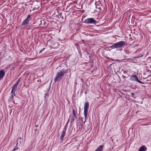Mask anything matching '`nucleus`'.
Wrapping results in <instances>:
<instances>
[{
  "label": "nucleus",
  "instance_id": "obj_1",
  "mask_svg": "<svg viewBox=\"0 0 151 151\" xmlns=\"http://www.w3.org/2000/svg\"><path fill=\"white\" fill-rule=\"evenodd\" d=\"M84 22L86 24H96L98 23V22L95 20L94 18H88L85 19Z\"/></svg>",
  "mask_w": 151,
  "mask_h": 151
},
{
  "label": "nucleus",
  "instance_id": "obj_2",
  "mask_svg": "<svg viewBox=\"0 0 151 151\" xmlns=\"http://www.w3.org/2000/svg\"><path fill=\"white\" fill-rule=\"evenodd\" d=\"M65 73V72L63 70L58 73L56 78H55V82H56L57 81L61 80L62 79V77L63 76Z\"/></svg>",
  "mask_w": 151,
  "mask_h": 151
},
{
  "label": "nucleus",
  "instance_id": "obj_3",
  "mask_svg": "<svg viewBox=\"0 0 151 151\" xmlns=\"http://www.w3.org/2000/svg\"><path fill=\"white\" fill-rule=\"evenodd\" d=\"M125 44V42L124 41H120L114 44L112 46L110 47H113L114 48H120L122 47Z\"/></svg>",
  "mask_w": 151,
  "mask_h": 151
},
{
  "label": "nucleus",
  "instance_id": "obj_4",
  "mask_svg": "<svg viewBox=\"0 0 151 151\" xmlns=\"http://www.w3.org/2000/svg\"><path fill=\"white\" fill-rule=\"evenodd\" d=\"M88 106L89 104L88 102H87L85 104L84 106V114L85 118L87 116Z\"/></svg>",
  "mask_w": 151,
  "mask_h": 151
},
{
  "label": "nucleus",
  "instance_id": "obj_5",
  "mask_svg": "<svg viewBox=\"0 0 151 151\" xmlns=\"http://www.w3.org/2000/svg\"><path fill=\"white\" fill-rule=\"evenodd\" d=\"M18 83L17 82V83L16 84H15L13 86L11 92L12 93H14L16 89L17 88V86Z\"/></svg>",
  "mask_w": 151,
  "mask_h": 151
},
{
  "label": "nucleus",
  "instance_id": "obj_6",
  "mask_svg": "<svg viewBox=\"0 0 151 151\" xmlns=\"http://www.w3.org/2000/svg\"><path fill=\"white\" fill-rule=\"evenodd\" d=\"M66 132V129L64 128L63 131L62 132V133L61 134V136L60 137V139L63 140V138L64 137L65 135Z\"/></svg>",
  "mask_w": 151,
  "mask_h": 151
},
{
  "label": "nucleus",
  "instance_id": "obj_7",
  "mask_svg": "<svg viewBox=\"0 0 151 151\" xmlns=\"http://www.w3.org/2000/svg\"><path fill=\"white\" fill-rule=\"evenodd\" d=\"M29 22V19H25L23 21V22L22 23V25H27L28 24Z\"/></svg>",
  "mask_w": 151,
  "mask_h": 151
},
{
  "label": "nucleus",
  "instance_id": "obj_8",
  "mask_svg": "<svg viewBox=\"0 0 151 151\" xmlns=\"http://www.w3.org/2000/svg\"><path fill=\"white\" fill-rule=\"evenodd\" d=\"M5 75V73L3 70L0 71V79L3 78Z\"/></svg>",
  "mask_w": 151,
  "mask_h": 151
},
{
  "label": "nucleus",
  "instance_id": "obj_9",
  "mask_svg": "<svg viewBox=\"0 0 151 151\" xmlns=\"http://www.w3.org/2000/svg\"><path fill=\"white\" fill-rule=\"evenodd\" d=\"M146 149L147 148L145 146H142L139 148L138 151H145Z\"/></svg>",
  "mask_w": 151,
  "mask_h": 151
},
{
  "label": "nucleus",
  "instance_id": "obj_10",
  "mask_svg": "<svg viewBox=\"0 0 151 151\" xmlns=\"http://www.w3.org/2000/svg\"><path fill=\"white\" fill-rule=\"evenodd\" d=\"M133 77L134 78L135 80L137 81V82H139V83H142V82L140 81H139L137 78V76L136 75H134L133 76Z\"/></svg>",
  "mask_w": 151,
  "mask_h": 151
},
{
  "label": "nucleus",
  "instance_id": "obj_11",
  "mask_svg": "<svg viewBox=\"0 0 151 151\" xmlns=\"http://www.w3.org/2000/svg\"><path fill=\"white\" fill-rule=\"evenodd\" d=\"M73 116H71V119L73 120L74 121V118H76V114L74 113V110H73Z\"/></svg>",
  "mask_w": 151,
  "mask_h": 151
},
{
  "label": "nucleus",
  "instance_id": "obj_12",
  "mask_svg": "<svg viewBox=\"0 0 151 151\" xmlns=\"http://www.w3.org/2000/svg\"><path fill=\"white\" fill-rule=\"evenodd\" d=\"M96 8L97 9V10H96L97 11L99 12L101 11V9L100 7V6L98 5V6H96Z\"/></svg>",
  "mask_w": 151,
  "mask_h": 151
},
{
  "label": "nucleus",
  "instance_id": "obj_13",
  "mask_svg": "<svg viewBox=\"0 0 151 151\" xmlns=\"http://www.w3.org/2000/svg\"><path fill=\"white\" fill-rule=\"evenodd\" d=\"M30 17H31V15H30V14H29V15L28 16H27V18H26V19H29V18H30Z\"/></svg>",
  "mask_w": 151,
  "mask_h": 151
},
{
  "label": "nucleus",
  "instance_id": "obj_14",
  "mask_svg": "<svg viewBox=\"0 0 151 151\" xmlns=\"http://www.w3.org/2000/svg\"><path fill=\"white\" fill-rule=\"evenodd\" d=\"M15 94H14V95H12L11 96V98L12 99H13V98H14V96H15Z\"/></svg>",
  "mask_w": 151,
  "mask_h": 151
},
{
  "label": "nucleus",
  "instance_id": "obj_15",
  "mask_svg": "<svg viewBox=\"0 0 151 151\" xmlns=\"http://www.w3.org/2000/svg\"><path fill=\"white\" fill-rule=\"evenodd\" d=\"M52 34H49V37H51V38H52Z\"/></svg>",
  "mask_w": 151,
  "mask_h": 151
},
{
  "label": "nucleus",
  "instance_id": "obj_16",
  "mask_svg": "<svg viewBox=\"0 0 151 151\" xmlns=\"http://www.w3.org/2000/svg\"><path fill=\"white\" fill-rule=\"evenodd\" d=\"M131 94H132V95H133V96L134 95V93H131Z\"/></svg>",
  "mask_w": 151,
  "mask_h": 151
},
{
  "label": "nucleus",
  "instance_id": "obj_17",
  "mask_svg": "<svg viewBox=\"0 0 151 151\" xmlns=\"http://www.w3.org/2000/svg\"><path fill=\"white\" fill-rule=\"evenodd\" d=\"M16 150L15 149H14L12 151H15Z\"/></svg>",
  "mask_w": 151,
  "mask_h": 151
},
{
  "label": "nucleus",
  "instance_id": "obj_18",
  "mask_svg": "<svg viewBox=\"0 0 151 151\" xmlns=\"http://www.w3.org/2000/svg\"><path fill=\"white\" fill-rule=\"evenodd\" d=\"M42 50H41V51H40V53L41 52H42Z\"/></svg>",
  "mask_w": 151,
  "mask_h": 151
},
{
  "label": "nucleus",
  "instance_id": "obj_19",
  "mask_svg": "<svg viewBox=\"0 0 151 151\" xmlns=\"http://www.w3.org/2000/svg\"><path fill=\"white\" fill-rule=\"evenodd\" d=\"M45 49V48H43V50H44Z\"/></svg>",
  "mask_w": 151,
  "mask_h": 151
}]
</instances>
